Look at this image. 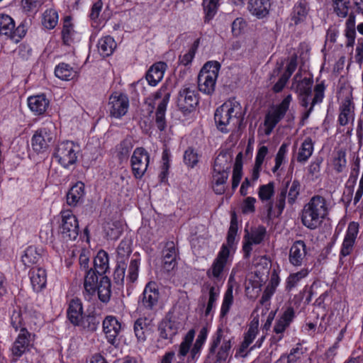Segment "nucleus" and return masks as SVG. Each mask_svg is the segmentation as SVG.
I'll list each match as a JSON object with an SVG mask.
<instances>
[{
    "mask_svg": "<svg viewBox=\"0 0 363 363\" xmlns=\"http://www.w3.org/2000/svg\"><path fill=\"white\" fill-rule=\"evenodd\" d=\"M233 303V287L230 286L225 291L220 308V316L225 317L229 312Z\"/></svg>",
    "mask_w": 363,
    "mask_h": 363,
    "instance_id": "obj_58",
    "label": "nucleus"
},
{
    "mask_svg": "<svg viewBox=\"0 0 363 363\" xmlns=\"http://www.w3.org/2000/svg\"><path fill=\"white\" fill-rule=\"evenodd\" d=\"M32 288L35 292H40L46 286L47 273L43 268L32 269L30 272Z\"/></svg>",
    "mask_w": 363,
    "mask_h": 363,
    "instance_id": "obj_31",
    "label": "nucleus"
},
{
    "mask_svg": "<svg viewBox=\"0 0 363 363\" xmlns=\"http://www.w3.org/2000/svg\"><path fill=\"white\" fill-rule=\"evenodd\" d=\"M85 196V185L82 182H77L67 194V203L75 207L84 201Z\"/></svg>",
    "mask_w": 363,
    "mask_h": 363,
    "instance_id": "obj_27",
    "label": "nucleus"
},
{
    "mask_svg": "<svg viewBox=\"0 0 363 363\" xmlns=\"http://www.w3.org/2000/svg\"><path fill=\"white\" fill-rule=\"evenodd\" d=\"M308 10L307 2L299 1L293 9L291 21L296 25L303 22L307 17Z\"/></svg>",
    "mask_w": 363,
    "mask_h": 363,
    "instance_id": "obj_46",
    "label": "nucleus"
},
{
    "mask_svg": "<svg viewBox=\"0 0 363 363\" xmlns=\"http://www.w3.org/2000/svg\"><path fill=\"white\" fill-rule=\"evenodd\" d=\"M220 69V65L216 61L207 62L201 68L198 75V88L205 94H212L216 88V83Z\"/></svg>",
    "mask_w": 363,
    "mask_h": 363,
    "instance_id": "obj_7",
    "label": "nucleus"
},
{
    "mask_svg": "<svg viewBox=\"0 0 363 363\" xmlns=\"http://www.w3.org/2000/svg\"><path fill=\"white\" fill-rule=\"evenodd\" d=\"M111 281L108 277L103 276L96 287L99 298L101 301L106 303L109 301L111 294Z\"/></svg>",
    "mask_w": 363,
    "mask_h": 363,
    "instance_id": "obj_45",
    "label": "nucleus"
},
{
    "mask_svg": "<svg viewBox=\"0 0 363 363\" xmlns=\"http://www.w3.org/2000/svg\"><path fill=\"white\" fill-rule=\"evenodd\" d=\"M15 27V22L10 16L0 13V35L10 37Z\"/></svg>",
    "mask_w": 363,
    "mask_h": 363,
    "instance_id": "obj_48",
    "label": "nucleus"
},
{
    "mask_svg": "<svg viewBox=\"0 0 363 363\" xmlns=\"http://www.w3.org/2000/svg\"><path fill=\"white\" fill-rule=\"evenodd\" d=\"M98 51L103 57H108L113 54L116 48V43L110 35L100 38L97 44Z\"/></svg>",
    "mask_w": 363,
    "mask_h": 363,
    "instance_id": "obj_41",
    "label": "nucleus"
},
{
    "mask_svg": "<svg viewBox=\"0 0 363 363\" xmlns=\"http://www.w3.org/2000/svg\"><path fill=\"white\" fill-rule=\"evenodd\" d=\"M160 293L157 285L155 282L147 283L139 298L140 308L147 310H153L158 303Z\"/></svg>",
    "mask_w": 363,
    "mask_h": 363,
    "instance_id": "obj_20",
    "label": "nucleus"
},
{
    "mask_svg": "<svg viewBox=\"0 0 363 363\" xmlns=\"http://www.w3.org/2000/svg\"><path fill=\"white\" fill-rule=\"evenodd\" d=\"M40 259L41 250L33 245L28 247L21 257V260L26 267L37 264Z\"/></svg>",
    "mask_w": 363,
    "mask_h": 363,
    "instance_id": "obj_42",
    "label": "nucleus"
},
{
    "mask_svg": "<svg viewBox=\"0 0 363 363\" xmlns=\"http://www.w3.org/2000/svg\"><path fill=\"white\" fill-rule=\"evenodd\" d=\"M71 20V17L67 16L64 18L63 21L62 39L63 43L66 45H70L73 43L77 36V33Z\"/></svg>",
    "mask_w": 363,
    "mask_h": 363,
    "instance_id": "obj_37",
    "label": "nucleus"
},
{
    "mask_svg": "<svg viewBox=\"0 0 363 363\" xmlns=\"http://www.w3.org/2000/svg\"><path fill=\"white\" fill-rule=\"evenodd\" d=\"M303 349L300 344H297L293 347L289 354H282L277 361V363H281L286 359V363H296L299 361L303 355Z\"/></svg>",
    "mask_w": 363,
    "mask_h": 363,
    "instance_id": "obj_51",
    "label": "nucleus"
},
{
    "mask_svg": "<svg viewBox=\"0 0 363 363\" xmlns=\"http://www.w3.org/2000/svg\"><path fill=\"white\" fill-rule=\"evenodd\" d=\"M238 232L237 222L232 220L228 232L226 242L221 245L211 267L206 271L207 277L214 284L223 282L232 264Z\"/></svg>",
    "mask_w": 363,
    "mask_h": 363,
    "instance_id": "obj_1",
    "label": "nucleus"
},
{
    "mask_svg": "<svg viewBox=\"0 0 363 363\" xmlns=\"http://www.w3.org/2000/svg\"><path fill=\"white\" fill-rule=\"evenodd\" d=\"M229 173L213 169L212 172V188L213 191L221 195L225 191V184L228 179Z\"/></svg>",
    "mask_w": 363,
    "mask_h": 363,
    "instance_id": "obj_34",
    "label": "nucleus"
},
{
    "mask_svg": "<svg viewBox=\"0 0 363 363\" xmlns=\"http://www.w3.org/2000/svg\"><path fill=\"white\" fill-rule=\"evenodd\" d=\"M129 108V99L126 94L114 92L108 101V110L111 117L121 118L128 111Z\"/></svg>",
    "mask_w": 363,
    "mask_h": 363,
    "instance_id": "obj_18",
    "label": "nucleus"
},
{
    "mask_svg": "<svg viewBox=\"0 0 363 363\" xmlns=\"http://www.w3.org/2000/svg\"><path fill=\"white\" fill-rule=\"evenodd\" d=\"M267 235V228L264 225L251 228L250 230L245 229L242 251L245 258H249L253 245H259Z\"/></svg>",
    "mask_w": 363,
    "mask_h": 363,
    "instance_id": "obj_15",
    "label": "nucleus"
},
{
    "mask_svg": "<svg viewBox=\"0 0 363 363\" xmlns=\"http://www.w3.org/2000/svg\"><path fill=\"white\" fill-rule=\"evenodd\" d=\"M242 107L235 100H229L219 106L215 112L214 120L217 128L223 133H228L240 123Z\"/></svg>",
    "mask_w": 363,
    "mask_h": 363,
    "instance_id": "obj_4",
    "label": "nucleus"
},
{
    "mask_svg": "<svg viewBox=\"0 0 363 363\" xmlns=\"http://www.w3.org/2000/svg\"><path fill=\"white\" fill-rule=\"evenodd\" d=\"M339 347L337 343H334L324 354L317 357V363H334V358L337 354Z\"/></svg>",
    "mask_w": 363,
    "mask_h": 363,
    "instance_id": "obj_56",
    "label": "nucleus"
},
{
    "mask_svg": "<svg viewBox=\"0 0 363 363\" xmlns=\"http://www.w3.org/2000/svg\"><path fill=\"white\" fill-rule=\"evenodd\" d=\"M295 318L296 313L292 306L282 308V311L279 314L273 327L274 335L271 337L272 343L277 344L284 338L286 330L290 326Z\"/></svg>",
    "mask_w": 363,
    "mask_h": 363,
    "instance_id": "obj_12",
    "label": "nucleus"
},
{
    "mask_svg": "<svg viewBox=\"0 0 363 363\" xmlns=\"http://www.w3.org/2000/svg\"><path fill=\"white\" fill-rule=\"evenodd\" d=\"M133 147L132 140L125 138L122 140L119 145H117V156L121 162L128 159L130 151Z\"/></svg>",
    "mask_w": 363,
    "mask_h": 363,
    "instance_id": "obj_53",
    "label": "nucleus"
},
{
    "mask_svg": "<svg viewBox=\"0 0 363 363\" xmlns=\"http://www.w3.org/2000/svg\"><path fill=\"white\" fill-rule=\"evenodd\" d=\"M288 147V144L283 143L279 148V150L275 156V164L272 169L273 173H275L281 167V164L286 162Z\"/></svg>",
    "mask_w": 363,
    "mask_h": 363,
    "instance_id": "obj_57",
    "label": "nucleus"
},
{
    "mask_svg": "<svg viewBox=\"0 0 363 363\" xmlns=\"http://www.w3.org/2000/svg\"><path fill=\"white\" fill-rule=\"evenodd\" d=\"M284 116L285 114L283 112L279 111L277 108L267 114L264 120V125L267 127L266 134L269 135Z\"/></svg>",
    "mask_w": 363,
    "mask_h": 363,
    "instance_id": "obj_49",
    "label": "nucleus"
},
{
    "mask_svg": "<svg viewBox=\"0 0 363 363\" xmlns=\"http://www.w3.org/2000/svg\"><path fill=\"white\" fill-rule=\"evenodd\" d=\"M195 335L194 330H190L179 345V350L178 352V357L180 360H183L184 357L188 354L190 350V347L192 344Z\"/></svg>",
    "mask_w": 363,
    "mask_h": 363,
    "instance_id": "obj_52",
    "label": "nucleus"
},
{
    "mask_svg": "<svg viewBox=\"0 0 363 363\" xmlns=\"http://www.w3.org/2000/svg\"><path fill=\"white\" fill-rule=\"evenodd\" d=\"M328 215V206L324 197L315 195L306 203L301 213L302 224L310 230L318 228Z\"/></svg>",
    "mask_w": 363,
    "mask_h": 363,
    "instance_id": "obj_3",
    "label": "nucleus"
},
{
    "mask_svg": "<svg viewBox=\"0 0 363 363\" xmlns=\"http://www.w3.org/2000/svg\"><path fill=\"white\" fill-rule=\"evenodd\" d=\"M219 296V290L214 286H209L208 300L205 310V315H209L216 307V302Z\"/></svg>",
    "mask_w": 363,
    "mask_h": 363,
    "instance_id": "obj_59",
    "label": "nucleus"
},
{
    "mask_svg": "<svg viewBox=\"0 0 363 363\" xmlns=\"http://www.w3.org/2000/svg\"><path fill=\"white\" fill-rule=\"evenodd\" d=\"M309 274L307 268H303L299 272L291 274L286 279V289L291 290L294 288L297 284Z\"/></svg>",
    "mask_w": 363,
    "mask_h": 363,
    "instance_id": "obj_55",
    "label": "nucleus"
},
{
    "mask_svg": "<svg viewBox=\"0 0 363 363\" xmlns=\"http://www.w3.org/2000/svg\"><path fill=\"white\" fill-rule=\"evenodd\" d=\"M147 328L146 320L138 318L134 323V333L138 340L144 342L146 340L145 330Z\"/></svg>",
    "mask_w": 363,
    "mask_h": 363,
    "instance_id": "obj_60",
    "label": "nucleus"
},
{
    "mask_svg": "<svg viewBox=\"0 0 363 363\" xmlns=\"http://www.w3.org/2000/svg\"><path fill=\"white\" fill-rule=\"evenodd\" d=\"M220 0H203L202 6L204 11V23H208L216 14Z\"/></svg>",
    "mask_w": 363,
    "mask_h": 363,
    "instance_id": "obj_47",
    "label": "nucleus"
},
{
    "mask_svg": "<svg viewBox=\"0 0 363 363\" xmlns=\"http://www.w3.org/2000/svg\"><path fill=\"white\" fill-rule=\"evenodd\" d=\"M61 225L60 232L65 240H74L79 235V223L76 216L70 210H63L60 213Z\"/></svg>",
    "mask_w": 363,
    "mask_h": 363,
    "instance_id": "obj_14",
    "label": "nucleus"
},
{
    "mask_svg": "<svg viewBox=\"0 0 363 363\" xmlns=\"http://www.w3.org/2000/svg\"><path fill=\"white\" fill-rule=\"evenodd\" d=\"M359 233V224L356 222L349 223L342 244L340 252V262L342 263V258L350 255L354 249L357 236Z\"/></svg>",
    "mask_w": 363,
    "mask_h": 363,
    "instance_id": "obj_22",
    "label": "nucleus"
},
{
    "mask_svg": "<svg viewBox=\"0 0 363 363\" xmlns=\"http://www.w3.org/2000/svg\"><path fill=\"white\" fill-rule=\"evenodd\" d=\"M58 13L53 9H46L43 13L42 24L47 29H53L58 23Z\"/></svg>",
    "mask_w": 363,
    "mask_h": 363,
    "instance_id": "obj_50",
    "label": "nucleus"
},
{
    "mask_svg": "<svg viewBox=\"0 0 363 363\" xmlns=\"http://www.w3.org/2000/svg\"><path fill=\"white\" fill-rule=\"evenodd\" d=\"M314 150V144L310 137L306 138L298 150L297 162L301 164L306 163L311 157Z\"/></svg>",
    "mask_w": 363,
    "mask_h": 363,
    "instance_id": "obj_40",
    "label": "nucleus"
},
{
    "mask_svg": "<svg viewBox=\"0 0 363 363\" xmlns=\"http://www.w3.org/2000/svg\"><path fill=\"white\" fill-rule=\"evenodd\" d=\"M106 237L113 240H116L119 238L122 234L121 227L115 223H108L105 228Z\"/></svg>",
    "mask_w": 363,
    "mask_h": 363,
    "instance_id": "obj_63",
    "label": "nucleus"
},
{
    "mask_svg": "<svg viewBox=\"0 0 363 363\" xmlns=\"http://www.w3.org/2000/svg\"><path fill=\"white\" fill-rule=\"evenodd\" d=\"M94 269L93 270L99 275L102 276L105 274L109 269L108 253L104 250L99 251L94 257Z\"/></svg>",
    "mask_w": 363,
    "mask_h": 363,
    "instance_id": "obj_39",
    "label": "nucleus"
},
{
    "mask_svg": "<svg viewBox=\"0 0 363 363\" xmlns=\"http://www.w3.org/2000/svg\"><path fill=\"white\" fill-rule=\"evenodd\" d=\"M182 328V323L179 318L172 313H168L158 325V342L164 340L166 344L172 342L173 337Z\"/></svg>",
    "mask_w": 363,
    "mask_h": 363,
    "instance_id": "obj_11",
    "label": "nucleus"
},
{
    "mask_svg": "<svg viewBox=\"0 0 363 363\" xmlns=\"http://www.w3.org/2000/svg\"><path fill=\"white\" fill-rule=\"evenodd\" d=\"M268 147L267 146H260L256 154L255 165L252 168L251 179L256 182L259 177V173L262 170V166L268 154Z\"/></svg>",
    "mask_w": 363,
    "mask_h": 363,
    "instance_id": "obj_36",
    "label": "nucleus"
},
{
    "mask_svg": "<svg viewBox=\"0 0 363 363\" xmlns=\"http://www.w3.org/2000/svg\"><path fill=\"white\" fill-rule=\"evenodd\" d=\"M55 125L49 121L37 129L31 138V146L37 153H43L50 147L55 139Z\"/></svg>",
    "mask_w": 363,
    "mask_h": 363,
    "instance_id": "obj_8",
    "label": "nucleus"
},
{
    "mask_svg": "<svg viewBox=\"0 0 363 363\" xmlns=\"http://www.w3.org/2000/svg\"><path fill=\"white\" fill-rule=\"evenodd\" d=\"M79 152V146L72 141H63L55 148L53 157L62 167L68 169L77 162Z\"/></svg>",
    "mask_w": 363,
    "mask_h": 363,
    "instance_id": "obj_9",
    "label": "nucleus"
},
{
    "mask_svg": "<svg viewBox=\"0 0 363 363\" xmlns=\"http://www.w3.org/2000/svg\"><path fill=\"white\" fill-rule=\"evenodd\" d=\"M35 335L28 330H22L10 347V357L12 362H17L23 354L29 352L33 347Z\"/></svg>",
    "mask_w": 363,
    "mask_h": 363,
    "instance_id": "obj_10",
    "label": "nucleus"
},
{
    "mask_svg": "<svg viewBox=\"0 0 363 363\" xmlns=\"http://www.w3.org/2000/svg\"><path fill=\"white\" fill-rule=\"evenodd\" d=\"M233 337L222 328H218L211 338L209 354L216 352L217 362H225L230 355Z\"/></svg>",
    "mask_w": 363,
    "mask_h": 363,
    "instance_id": "obj_6",
    "label": "nucleus"
},
{
    "mask_svg": "<svg viewBox=\"0 0 363 363\" xmlns=\"http://www.w3.org/2000/svg\"><path fill=\"white\" fill-rule=\"evenodd\" d=\"M301 183L298 179L283 182L274 201L277 215H281L286 206V199L289 205L293 206L297 201L301 192Z\"/></svg>",
    "mask_w": 363,
    "mask_h": 363,
    "instance_id": "obj_5",
    "label": "nucleus"
},
{
    "mask_svg": "<svg viewBox=\"0 0 363 363\" xmlns=\"http://www.w3.org/2000/svg\"><path fill=\"white\" fill-rule=\"evenodd\" d=\"M199 162L197 152L191 147H189L184 154V162L188 167L193 168Z\"/></svg>",
    "mask_w": 363,
    "mask_h": 363,
    "instance_id": "obj_64",
    "label": "nucleus"
},
{
    "mask_svg": "<svg viewBox=\"0 0 363 363\" xmlns=\"http://www.w3.org/2000/svg\"><path fill=\"white\" fill-rule=\"evenodd\" d=\"M100 320L99 318L94 315L83 316L79 326L89 332H94L97 330Z\"/></svg>",
    "mask_w": 363,
    "mask_h": 363,
    "instance_id": "obj_54",
    "label": "nucleus"
},
{
    "mask_svg": "<svg viewBox=\"0 0 363 363\" xmlns=\"http://www.w3.org/2000/svg\"><path fill=\"white\" fill-rule=\"evenodd\" d=\"M155 103L160 100L155 113V123L157 128L162 131L166 128L165 113L170 99V91L167 86H162L152 96Z\"/></svg>",
    "mask_w": 363,
    "mask_h": 363,
    "instance_id": "obj_13",
    "label": "nucleus"
},
{
    "mask_svg": "<svg viewBox=\"0 0 363 363\" xmlns=\"http://www.w3.org/2000/svg\"><path fill=\"white\" fill-rule=\"evenodd\" d=\"M345 36L347 38L346 47L353 48L356 37L355 15L353 13L349 14L346 21Z\"/></svg>",
    "mask_w": 363,
    "mask_h": 363,
    "instance_id": "obj_43",
    "label": "nucleus"
},
{
    "mask_svg": "<svg viewBox=\"0 0 363 363\" xmlns=\"http://www.w3.org/2000/svg\"><path fill=\"white\" fill-rule=\"evenodd\" d=\"M299 74L297 73L294 78L295 81L293 86H295L296 91L298 93L301 106L308 108L302 116V121L307 120L311 113L313 111V107L315 104L321 103L324 98L325 86L323 83L317 84L314 88V96L311 101L312 94L313 79L310 78H303L302 80L297 82L299 77Z\"/></svg>",
    "mask_w": 363,
    "mask_h": 363,
    "instance_id": "obj_2",
    "label": "nucleus"
},
{
    "mask_svg": "<svg viewBox=\"0 0 363 363\" xmlns=\"http://www.w3.org/2000/svg\"><path fill=\"white\" fill-rule=\"evenodd\" d=\"M308 249L303 240H296L291 245L289 253V262L294 267H301L307 262Z\"/></svg>",
    "mask_w": 363,
    "mask_h": 363,
    "instance_id": "obj_23",
    "label": "nucleus"
},
{
    "mask_svg": "<svg viewBox=\"0 0 363 363\" xmlns=\"http://www.w3.org/2000/svg\"><path fill=\"white\" fill-rule=\"evenodd\" d=\"M163 268L167 272H171L177 265V250L173 242H167L163 250Z\"/></svg>",
    "mask_w": 363,
    "mask_h": 363,
    "instance_id": "obj_25",
    "label": "nucleus"
},
{
    "mask_svg": "<svg viewBox=\"0 0 363 363\" xmlns=\"http://www.w3.org/2000/svg\"><path fill=\"white\" fill-rule=\"evenodd\" d=\"M67 316L73 325H79L83 318V306L80 299L75 298L70 300L67 310Z\"/></svg>",
    "mask_w": 363,
    "mask_h": 363,
    "instance_id": "obj_28",
    "label": "nucleus"
},
{
    "mask_svg": "<svg viewBox=\"0 0 363 363\" xmlns=\"http://www.w3.org/2000/svg\"><path fill=\"white\" fill-rule=\"evenodd\" d=\"M10 323L11 327L16 330H28V313L26 308H22L18 306H13L10 315Z\"/></svg>",
    "mask_w": 363,
    "mask_h": 363,
    "instance_id": "obj_24",
    "label": "nucleus"
},
{
    "mask_svg": "<svg viewBox=\"0 0 363 363\" xmlns=\"http://www.w3.org/2000/svg\"><path fill=\"white\" fill-rule=\"evenodd\" d=\"M338 123L340 125H347L350 120H354V103L352 96H347L340 107Z\"/></svg>",
    "mask_w": 363,
    "mask_h": 363,
    "instance_id": "obj_29",
    "label": "nucleus"
},
{
    "mask_svg": "<svg viewBox=\"0 0 363 363\" xmlns=\"http://www.w3.org/2000/svg\"><path fill=\"white\" fill-rule=\"evenodd\" d=\"M93 269L86 272L84 281V296L86 298L90 299L96 291L98 284V276Z\"/></svg>",
    "mask_w": 363,
    "mask_h": 363,
    "instance_id": "obj_33",
    "label": "nucleus"
},
{
    "mask_svg": "<svg viewBox=\"0 0 363 363\" xmlns=\"http://www.w3.org/2000/svg\"><path fill=\"white\" fill-rule=\"evenodd\" d=\"M207 338V331L205 328H202L196 340V342L190 351V357L188 359L189 363H194L195 360L199 357L201 350Z\"/></svg>",
    "mask_w": 363,
    "mask_h": 363,
    "instance_id": "obj_44",
    "label": "nucleus"
},
{
    "mask_svg": "<svg viewBox=\"0 0 363 363\" xmlns=\"http://www.w3.org/2000/svg\"><path fill=\"white\" fill-rule=\"evenodd\" d=\"M49 104L50 101L44 94L32 96L28 99V107L35 115L44 113Z\"/></svg>",
    "mask_w": 363,
    "mask_h": 363,
    "instance_id": "obj_32",
    "label": "nucleus"
},
{
    "mask_svg": "<svg viewBox=\"0 0 363 363\" xmlns=\"http://www.w3.org/2000/svg\"><path fill=\"white\" fill-rule=\"evenodd\" d=\"M275 193L274 182H270L267 184L259 186L258 189V197L262 203H267V217L269 220L279 216L277 215V210L274 207V202L272 199Z\"/></svg>",
    "mask_w": 363,
    "mask_h": 363,
    "instance_id": "obj_19",
    "label": "nucleus"
},
{
    "mask_svg": "<svg viewBox=\"0 0 363 363\" xmlns=\"http://www.w3.org/2000/svg\"><path fill=\"white\" fill-rule=\"evenodd\" d=\"M77 74V72L72 67L65 62L60 63L55 69V75L62 80H72Z\"/></svg>",
    "mask_w": 363,
    "mask_h": 363,
    "instance_id": "obj_38",
    "label": "nucleus"
},
{
    "mask_svg": "<svg viewBox=\"0 0 363 363\" xmlns=\"http://www.w3.org/2000/svg\"><path fill=\"white\" fill-rule=\"evenodd\" d=\"M271 7L270 0H250L248 10L257 18H262L269 14Z\"/></svg>",
    "mask_w": 363,
    "mask_h": 363,
    "instance_id": "obj_30",
    "label": "nucleus"
},
{
    "mask_svg": "<svg viewBox=\"0 0 363 363\" xmlns=\"http://www.w3.org/2000/svg\"><path fill=\"white\" fill-rule=\"evenodd\" d=\"M167 65L164 62L154 63L147 70L145 78L148 84L155 86L162 79Z\"/></svg>",
    "mask_w": 363,
    "mask_h": 363,
    "instance_id": "obj_26",
    "label": "nucleus"
},
{
    "mask_svg": "<svg viewBox=\"0 0 363 363\" xmlns=\"http://www.w3.org/2000/svg\"><path fill=\"white\" fill-rule=\"evenodd\" d=\"M171 152L169 151V149H167V147L164 148L163 150V152H162V166H161V169H162V172L160 173V178H161V181H164L167 176V174H168V170H169V162H170V160H171Z\"/></svg>",
    "mask_w": 363,
    "mask_h": 363,
    "instance_id": "obj_61",
    "label": "nucleus"
},
{
    "mask_svg": "<svg viewBox=\"0 0 363 363\" xmlns=\"http://www.w3.org/2000/svg\"><path fill=\"white\" fill-rule=\"evenodd\" d=\"M199 104L196 91L189 87L183 86L178 94L177 106L184 114L192 112Z\"/></svg>",
    "mask_w": 363,
    "mask_h": 363,
    "instance_id": "obj_17",
    "label": "nucleus"
},
{
    "mask_svg": "<svg viewBox=\"0 0 363 363\" xmlns=\"http://www.w3.org/2000/svg\"><path fill=\"white\" fill-rule=\"evenodd\" d=\"M102 328L107 341L112 345H117L120 342L118 336L122 330L119 320L113 315H107L103 320Z\"/></svg>",
    "mask_w": 363,
    "mask_h": 363,
    "instance_id": "obj_21",
    "label": "nucleus"
},
{
    "mask_svg": "<svg viewBox=\"0 0 363 363\" xmlns=\"http://www.w3.org/2000/svg\"><path fill=\"white\" fill-rule=\"evenodd\" d=\"M233 155L227 151H221L216 157L213 169L230 172Z\"/></svg>",
    "mask_w": 363,
    "mask_h": 363,
    "instance_id": "obj_35",
    "label": "nucleus"
},
{
    "mask_svg": "<svg viewBox=\"0 0 363 363\" xmlns=\"http://www.w3.org/2000/svg\"><path fill=\"white\" fill-rule=\"evenodd\" d=\"M350 6V1H333L334 11L339 17L341 18H345L348 15Z\"/></svg>",
    "mask_w": 363,
    "mask_h": 363,
    "instance_id": "obj_62",
    "label": "nucleus"
},
{
    "mask_svg": "<svg viewBox=\"0 0 363 363\" xmlns=\"http://www.w3.org/2000/svg\"><path fill=\"white\" fill-rule=\"evenodd\" d=\"M150 162V155L147 151L142 147L134 150L130 158V165L133 176L136 179H141L145 174Z\"/></svg>",
    "mask_w": 363,
    "mask_h": 363,
    "instance_id": "obj_16",
    "label": "nucleus"
}]
</instances>
